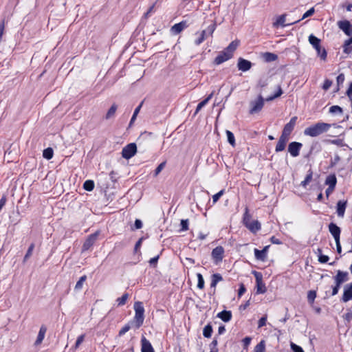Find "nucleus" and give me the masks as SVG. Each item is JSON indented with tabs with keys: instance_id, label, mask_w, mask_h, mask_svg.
I'll return each instance as SVG.
<instances>
[{
	"instance_id": "nucleus-35",
	"label": "nucleus",
	"mask_w": 352,
	"mask_h": 352,
	"mask_svg": "<svg viewBox=\"0 0 352 352\" xmlns=\"http://www.w3.org/2000/svg\"><path fill=\"white\" fill-rule=\"evenodd\" d=\"M54 151L51 147L45 148L43 151V157L46 160H51L53 157Z\"/></svg>"
},
{
	"instance_id": "nucleus-53",
	"label": "nucleus",
	"mask_w": 352,
	"mask_h": 352,
	"mask_svg": "<svg viewBox=\"0 0 352 352\" xmlns=\"http://www.w3.org/2000/svg\"><path fill=\"white\" fill-rule=\"evenodd\" d=\"M166 162H162L160 163L155 170L154 176H157L160 174V173L163 170L165 167Z\"/></svg>"
},
{
	"instance_id": "nucleus-9",
	"label": "nucleus",
	"mask_w": 352,
	"mask_h": 352,
	"mask_svg": "<svg viewBox=\"0 0 352 352\" xmlns=\"http://www.w3.org/2000/svg\"><path fill=\"white\" fill-rule=\"evenodd\" d=\"M337 25L346 36L352 34V23L346 19L338 21Z\"/></svg>"
},
{
	"instance_id": "nucleus-54",
	"label": "nucleus",
	"mask_w": 352,
	"mask_h": 352,
	"mask_svg": "<svg viewBox=\"0 0 352 352\" xmlns=\"http://www.w3.org/2000/svg\"><path fill=\"white\" fill-rule=\"evenodd\" d=\"M246 292V287L245 285L241 283L239 284V288L238 289V297L241 298Z\"/></svg>"
},
{
	"instance_id": "nucleus-38",
	"label": "nucleus",
	"mask_w": 352,
	"mask_h": 352,
	"mask_svg": "<svg viewBox=\"0 0 352 352\" xmlns=\"http://www.w3.org/2000/svg\"><path fill=\"white\" fill-rule=\"evenodd\" d=\"M343 52L349 54L352 52V43L346 40L342 45Z\"/></svg>"
},
{
	"instance_id": "nucleus-10",
	"label": "nucleus",
	"mask_w": 352,
	"mask_h": 352,
	"mask_svg": "<svg viewBox=\"0 0 352 352\" xmlns=\"http://www.w3.org/2000/svg\"><path fill=\"white\" fill-rule=\"evenodd\" d=\"M224 248L219 245L212 250L211 256L216 264L221 262L223 258Z\"/></svg>"
},
{
	"instance_id": "nucleus-34",
	"label": "nucleus",
	"mask_w": 352,
	"mask_h": 352,
	"mask_svg": "<svg viewBox=\"0 0 352 352\" xmlns=\"http://www.w3.org/2000/svg\"><path fill=\"white\" fill-rule=\"evenodd\" d=\"M254 352H265V341L261 340L254 348Z\"/></svg>"
},
{
	"instance_id": "nucleus-1",
	"label": "nucleus",
	"mask_w": 352,
	"mask_h": 352,
	"mask_svg": "<svg viewBox=\"0 0 352 352\" xmlns=\"http://www.w3.org/2000/svg\"><path fill=\"white\" fill-rule=\"evenodd\" d=\"M239 41L237 40L232 41L224 50L219 52L217 56L214 58L213 64L219 65L223 63L230 60L233 57L234 52L236 50Z\"/></svg>"
},
{
	"instance_id": "nucleus-5",
	"label": "nucleus",
	"mask_w": 352,
	"mask_h": 352,
	"mask_svg": "<svg viewBox=\"0 0 352 352\" xmlns=\"http://www.w3.org/2000/svg\"><path fill=\"white\" fill-rule=\"evenodd\" d=\"M133 308L135 310L133 322L135 327L139 329L142 325L144 320V308L143 303L140 301H137L134 303Z\"/></svg>"
},
{
	"instance_id": "nucleus-11",
	"label": "nucleus",
	"mask_w": 352,
	"mask_h": 352,
	"mask_svg": "<svg viewBox=\"0 0 352 352\" xmlns=\"http://www.w3.org/2000/svg\"><path fill=\"white\" fill-rule=\"evenodd\" d=\"M100 234L99 231H96V232L89 235L87 239L85 240L82 245V250L87 251L88 250L96 241L98 236Z\"/></svg>"
},
{
	"instance_id": "nucleus-25",
	"label": "nucleus",
	"mask_w": 352,
	"mask_h": 352,
	"mask_svg": "<svg viewBox=\"0 0 352 352\" xmlns=\"http://www.w3.org/2000/svg\"><path fill=\"white\" fill-rule=\"evenodd\" d=\"M261 57L266 63L275 61L278 59V56L272 52H264L261 54Z\"/></svg>"
},
{
	"instance_id": "nucleus-45",
	"label": "nucleus",
	"mask_w": 352,
	"mask_h": 352,
	"mask_svg": "<svg viewBox=\"0 0 352 352\" xmlns=\"http://www.w3.org/2000/svg\"><path fill=\"white\" fill-rule=\"evenodd\" d=\"M129 298V294L124 293L120 298H118L116 301L118 302V306H122L126 304V300Z\"/></svg>"
},
{
	"instance_id": "nucleus-46",
	"label": "nucleus",
	"mask_w": 352,
	"mask_h": 352,
	"mask_svg": "<svg viewBox=\"0 0 352 352\" xmlns=\"http://www.w3.org/2000/svg\"><path fill=\"white\" fill-rule=\"evenodd\" d=\"M216 29V23H212L210 24L207 30H206V38L208 36H212L214 31Z\"/></svg>"
},
{
	"instance_id": "nucleus-41",
	"label": "nucleus",
	"mask_w": 352,
	"mask_h": 352,
	"mask_svg": "<svg viewBox=\"0 0 352 352\" xmlns=\"http://www.w3.org/2000/svg\"><path fill=\"white\" fill-rule=\"evenodd\" d=\"M251 215L249 214L248 208L246 207L243 217V224L246 226V224H249L251 221Z\"/></svg>"
},
{
	"instance_id": "nucleus-31",
	"label": "nucleus",
	"mask_w": 352,
	"mask_h": 352,
	"mask_svg": "<svg viewBox=\"0 0 352 352\" xmlns=\"http://www.w3.org/2000/svg\"><path fill=\"white\" fill-rule=\"evenodd\" d=\"M314 12H315V9H314V7H312V8H311L309 10H308L307 12H305L303 14V15H302L301 19H298L297 21H294L290 22L289 25L295 24V23L299 22V21H300L302 19H306L307 17H309V16H312L314 14Z\"/></svg>"
},
{
	"instance_id": "nucleus-13",
	"label": "nucleus",
	"mask_w": 352,
	"mask_h": 352,
	"mask_svg": "<svg viewBox=\"0 0 352 352\" xmlns=\"http://www.w3.org/2000/svg\"><path fill=\"white\" fill-rule=\"evenodd\" d=\"M251 61L246 60L242 57H239L237 61V68L239 71L247 72L250 70L252 67Z\"/></svg>"
},
{
	"instance_id": "nucleus-60",
	"label": "nucleus",
	"mask_w": 352,
	"mask_h": 352,
	"mask_svg": "<svg viewBox=\"0 0 352 352\" xmlns=\"http://www.w3.org/2000/svg\"><path fill=\"white\" fill-rule=\"evenodd\" d=\"M329 260V257L327 255L320 254L318 255V261L320 263H327Z\"/></svg>"
},
{
	"instance_id": "nucleus-28",
	"label": "nucleus",
	"mask_w": 352,
	"mask_h": 352,
	"mask_svg": "<svg viewBox=\"0 0 352 352\" xmlns=\"http://www.w3.org/2000/svg\"><path fill=\"white\" fill-rule=\"evenodd\" d=\"M285 18H286V14H283L280 15L277 18L276 21L273 23V26L278 27V26L280 25L282 27H285L287 25H289V23L288 24H285Z\"/></svg>"
},
{
	"instance_id": "nucleus-57",
	"label": "nucleus",
	"mask_w": 352,
	"mask_h": 352,
	"mask_svg": "<svg viewBox=\"0 0 352 352\" xmlns=\"http://www.w3.org/2000/svg\"><path fill=\"white\" fill-rule=\"evenodd\" d=\"M159 258H160V255H157L156 256H154L153 258H151L148 261L150 265L153 267H155L157 266Z\"/></svg>"
},
{
	"instance_id": "nucleus-56",
	"label": "nucleus",
	"mask_w": 352,
	"mask_h": 352,
	"mask_svg": "<svg viewBox=\"0 0 352 352\" xmlns=\"http://www.w3.org/2000/svg\"><path fill=\"white\" fill-rule=\"evenodd\" d=\"M131 329L129 324L124 325L120 331L118 335L120 336H124Z\"/></svg>"
},
{
	"instance_id": "nucleus-32",
	"label": "nucleus",
	"mask_w": 352,
	"mask_h": 352,
	"mask_svg": "<svg viewBox=\"0 0 352 352\" xmlns=\"http://www.w3.org/2000/svg\"><path fill=\"white\" fill-rule=\"evenodd\" d=\"M294 127L291 126L290 124H288L287 123L284 126V128L283 129L281 136H283L285 138H287L289 139V136L292 133V131L294 130Z\"/></svg>"
},
{
	"instance_id": "nucleus-3",
	"label": "nucleus",
	"mask_w": 352,
	"mask_h": 352,
	"mask_svg": "<svg viewBox=\"0 0 352 352\" xmlns=\"http://www.w3.org/2000/svg\"><path fill=\"white\" fill-rule=\"evenodd\" d=\"M333 278L334 280L335 285L332 286L331 295L335 296L338 293L342 285L349 280V273L348 272L339 270L337 271L336 276H334Z\"/></svg>"
},
{
	"instance_id": "nucleus-17",
	"label": "nucleus",
	"mask_w": 352,
	"mask_h": 352,
	"mask_svg": "<svg viewBox=\"0 0 352 352\" xmlns=\"http://www.w3.org/2000/svg\"><path fill=\"white\" fill-rule=\"evenodd\" d=\"M347 206V200H339L336 204V212L338 217H343Z\"/></svg>"
},
{
	"instance_id": "nucleus-62",
	"label": "nucleus",
	"mask_w": 352,
	"mask_h": 352,
	"mask_svg": "<svg viewBox=\"0 0 352 352\" xmlns=\"http://www.w3.org/2000/svg\"><path fill=\"white\" fill-rule=\"evenodd\" d=\"M344 74L341 73L338 76H337V78H336V81H337V85L338 86H340V85H342L344 81Z\"/></svg>"
},
{
	"instance_id": "nucleus-44",
	"label": "nucleus",
	"mask_w": 352,
	"mask_h": 352,
	"mask_svg": "<svg viewBox=\"0 0 352 352\" xmlns=\"http://www.w3.org/2000/svg\"><path fill=\"white\" fill-rule=\"evenodd\" d=\"M87 280V276L86 275H83L82 276L79 280H78V282L76 283V285H75V289L76 290H80L82 288V285L84 283V282Z\"/></svg>"
},
{
	"instance_id": "nucleus-61",
	"label": "nucleus",
	"mask_w": 352,
	"mask_h": 352,
	"mask_svg": "<svg viewBox=\"0 0 352 352\" xmlns=\"http://www.w3.org/2000/svg\"><path fill=\"white\" fill-rule=\"evenodd\" d=\"M223 193H224V190H221L219 192L214 194L212 196L213 202L216 203L220 199V197L223 195Z\"/></svg>"
},
{
	"instance_id": "nucleus-16",
	"label": "nucleus",
	"mask_w": 352,
	"mask_h": 352,
	"mask_svg": "<svg viewBox=\"0 0 352 352\" xmlns=\"http://www.w3.org/2000/svg\"><path fill=\"white\" fill-rule=\"evenodd\" d=\"M270 245L265 246L262 250L254 249V256L256 260L265 261L267 258V252Z\"/></svg>"
},
{
	"instance_id": "nucleus-36",
	"label": "nucleus",
	"mask_w": 352,
	"mask_h": 352,
	"mask_svg": "<svg viewBox=\"0 0 352 352\" xmlns=\"http://www.w3.org/2000/svg\"><path fill=\"white\" fill-rule=\"evenodd\" d=\"M226 133L227 140H228V143L231 146H235L236 143H235V138H234V133L229 130H226Z\"/></svg>"
},
{
	"instance_id": "nucleus-64",
	"label": "nucleus",
	"mask_w": 352,
	"mask_h": 352,
	"mask_svg": "<svg viewBox=\"0 0 352 352\" xmlns=\"http://www.w3.org/2000/svg\"><path fill=\"white\" fill-rule=\"evenodd\" d=\"M144 240V238L143 237H141L140 239H139V240L135 243V247H134V252L135 253H137L138 251L139 250V249L140 248L141 245H142V243Z\"/></svg>"
},
{
	"instance_id": "nucleus-48",
	"label": "nucleus",
	"mask_w": 352,
	"mask_h": 352,
	"mask_svg": "<svg viewBox=\"0 0 352 352\" xmlns=\"http://www.w3.org/2000/svg\"><path fill=\"white\" fill-rule=\"evenodd\" d=\"M142 221L139 219H136L135 220L134 224L131 226V230H139L142 228Z\"/></svg>"
},
{
	"instance_id": "nucleus-55",
	"label": "nucleus",
	"mask_w": 352,
	"mask_h": 352,
	"mask_svg": "<svg viewBox=\"0 0 352 352\" xmlns=\"http://www.w3.org/2000/svg\"><path fill=\"white\" fill-rule=\"evenodd\" d=\"M85 336V334H82L77 338V340H76L75 345H74V348L76 349H78L79 347V346L82 344V342L84 341Z\"/></svg>"
},
{
	"instance_id": "nucleus-43",
	"label": "nucleus",
	"mask_w": 352,
	"mask_h": 352,
	"mask_svg": "<svg viewBox=\"0 0 352 352\" xmlns=\"http://www.w3.org/2000/svg\"><path fill=\"white\" fill-rule=\"evenodd\" d=\"M197 287L199 289H204V285H205V282H204V279L202 274L200 273H197Z\"/></svg>"
},
{
	"instance_id": "nucleus-37",
	"label": "nucleus",
	"mask_w": 352,
	"mask_h": 352,
	"mask_svg": "<svg viewBox=\"0 0 352 352\" xmlns=\"http://www.w3.org/2000/svg\"><path fill=\"white\" fill-rule=\"evenodd\" d=\"M94 182L91 179L86 180L83 184V188L87 191H92L94 188Z\"/></svg>"
},
{
	"instance_id": "nucleus-40",
	"label": "nucleus",
	"mask_w": 352,
	"mask_h": 352,
	"mask_svg": "<svg viewBox=\"0 0 352 352\" xmlns=\"http://www.w3.org/2000/svg\"><path fill=\"white\" fill-rule=\"evenodd\" d=\"M329 112L331 114H335V113L342 114L343 109L338 105H333L329 108Z\"/></svg>"
},
{
	"instance_id": "nucleus-6",
	"label": "nucleus",
	"mask_w": 352,
	"mask_h": 352,
	"mask_svg": "<svg viewBox=\"0 0 352 352\" xmlns=\"http://www.w3.org/2000/svg\"><path fill=\"white\" fill-rule=\"evenodd\" d=\"M252 274L256 279V294H264L267 291L265 283L263 281V274L257 271H252Z\"/></svg>"
},
{
	"instance_id": "nucleus-50",
	"label": "nucleus",
	"mask_w": 352,
	"mask_h": 352,
	"mask_svg": "<svg viewBox=\"0 0 352 352\" xmlns=\"http://www.w3.org/2000/svg\"><path fill=\"white\" fill-rule=\"evenodd\" d=\"M206 39V30L201 31L199 37L195 41L196 45H199Z\"/></svg>"
},
{
	"instance_id": "nucleus-30",
	"label": "nucleus",
	"mask_w": 352,
	"mask_h": 352,
	"mask_svg": "<svg viewBox=\"0 0 352 352\" xmlns=\"http://www.w3.org/2000/svg\"><path fill=\"white\" fill-rule=\"evenodd\" d=\"M313 177V170L311 168H310L307 173V175L305 178V179L301 182L300 186L305 188L307 184L312 180Z\"/></svg>"
},
{
	"instance_id": "nucleus-47",
	"label": "nucleus",
	"mask_w": 352,
	"mask_h": 352,
	"mask_svg": "<svg viewBox=\"0 0 352 352\" xmlns=\"http://www.w3.org/2000/svg\"><path fill=\"white\" fill-rule=\"evenodd\" d=\"M340 161V157L338 154H336L334 158L331 160L328 168H333Z\"/></svg>"
},
{
	"instance_id": "nucleus-39",
	"label": "nucleus",
	"mask_w": 352,
	"mask_h": 352,
	"mask_svg": "<svg viewBox=\"0 0 352 352\" xmlns=\"http://www.w3.org/2000/svg\"><path fill=\"white\" fill-rule=\"evenodd\" d=\"M117 109H118V106L116 104H113L111 105V107L109 108V109L108 110V111L105 116V118L107 120H108V119L111 118L112 116H113Z\"/></svg>"
},
{
	"instance_id": "nucleus-27",
	"label": "nucleus",
	"mask_w": 352,
	"mask_h": 352,
	"mask_svg": "<svg viewBox=\"0 0 352 352\" xmlns=\"http://www.w3.org/2000/svg\"><path fill=\"white\" fill-rule=\"evenodd\" d=\"M324 184L328 186H332V187L336 188L337 184V178L335 173L330 174L326 177Z\"/></svg>"
},
{
	"instance_id": "nucleus-14",
	"label": "nucleus",
	"mask_w": 352,
	"mask_h": 352,
	"mask_svg": "<svg viewBox=\"0 0 352 352\" xmlns=\"http://www.w3.org/2000/svg\"><path fill=\"white\" fill-rule=\"evenodd\" d=\"M328 228L335 241L340 240L341 228L336 223L331 222Z\"/></svg>"
},
{
	"instance_id": "nucleus-2",
	"label": "nucleus",
	"mask_w": 352,
	"mask_h": 352,
	"mask_svg": "<svg viewBox=\"0 0 352 352\" xmlns=\"http://www.w3.org/2000/svg\"><path fill=\"white\" fill-rule=\"evenodd\" d=\"M331 127V124L319 122L306 128L304 134L310 137H317L328 131Z\"/></svg>"
},
{
	"instance_id": "nucleus-51",
	"label": "nucleus",
	"mask_w": 352,
	"mask_h": 352,
	"mask_svg": "<svg viewBox=\"0 0 352 352\" xmlns=\"http://www.w3.org/2000/svg\"><path fill=\"white\" fill-rule=\"evenodd\" d=\"M188 219H182L180 222V230L181 231H186L188 230Z\"/></svg>"
},
{
	"instance_id": "nucleus-59",
	"label": "nucleus",
	"mask_w": 352,
	"mask_h": 352,
	"mask_svg": "<svg viewBox=\"0 0 352 352\" xmlns=\"http://www.w3.org/2000/svg\"><path fill=\"white\" fill-rule=\"evenodd\" d=\"M331 85H332V80H331L329 79H326L324 81V83H323V85L322 87L324 91H327L331 87Z\"/></svg>"
},
{
	"instance_id": "nucleus-58",
	"label": "nucleus",
	"mask_w": 352,
	"mask_h": 352,
	"mask_svg": "<svg viewBox=\"0 0 352 352\" xmlns=\"http://www.w3.org/2000/svg\"><path fill=\"white\" fill-rule=\"evenodd\" d=\"M267 322V316H262L258 322V328H261L265 326Z\"/></svg>"
},
{
	"instance_id": "nucleus-12",
	"label": "nucleus",
	"mask_w": 352,
	"mask_h": 352,
	"mask_svg": "<svg viewBox=\"0 0 352 352\" xmlns=\"http://www.w3.org/2000/svg\"><path fill=\"white\" fill-rule=\"evenodd\" d=\"M302 146V143L298 142H292L288 145V152L292 157H297L300 154V151Z\"/></svg>"
},
{
	"instance_id": "nucleus-7",
	"label": "nucleus",
	"mask_w": 352,
	"mask_h": 352,
	"mask_svg": "<svg viewBox=\"0 0 352 352\" xmlns=\"http://www.w3.org/2000/svg\"><path fill=\"white\" fill-rule=\"evenodd\" d=\"M137 153V145L132 142L128 144L122 150V157L126 160L133 157Z\"/></svg>"
},
{
	"instance_id": "nucleus-49",
	"label": "nucleus",
	"mask_w": 352,
	"mask_h": 352,
	"mask_svg": "<svg viewBox=\"0 0 352 352\" xmlns=\"http://www.w3.org/2000/svg\"><path fill=\"white\" fill-rule=\"evenodd\" d=\"M290 348L293 352H305L300 346L292 342H290Z\"/></svg>"
},
{
	"instance_id": "nucleus-15",
	"label": "nucleus",
	"mask_w": 352,
	"mask_h": 352,
	"mask_svg": "<svg viewBox=\"0 0 352 352\" xmlns=\"http://www.w3.org/2000/svg\"><path fill=\"white\" fill-rule=\"evenodd\" d=\"M352 299V282L344 286L343 295L341 300L347 302Z\"/></svg>"
},
{
	"instance_id": "nucleus-20",
	"label": "nucleus",
	"mask_w": 352,
	"mask_h": 352,
	"mask_svg": "<svg viewBox=\"0 0 352 352\" xmlns=\"http://www.w3.org/2000/svg\"><path fill=\"white\" fill-rule=\"evenodd\" d=\"M251 232L256 234L261 229V224L258 220H253L245 226Z\"/></svg>"
},
{
	"instance_id": "nucleus-42",
	"label": "nucleus",
	"mask_w": 352,
	"mask_h": 352,
	"mask_svg": "<svg viewBox=\"0 0 352 352\" xmlns=\"http://www.w3.org/2000/svg\"><path fill=\"white\" fill-rule=\"evenodd\" d=\"M316 291L309 290L307 293V301L309 304H313L316 298Z\"/></svg>"
},
{
	"instance_id": "nucleus-22",
	"label": "nucleus",
	"mask_w": 352,
	"mask_h": 352,
	"mask_svg": "<svg viewBox=\"0 0 352 352\" xmlns=\"http://www.w3.org/2000/svg\"><path fill=\"white\" fill-rule=\"evenodd\" d=\"M288 141V138L281 136L279 138L278 143L275 148V151L276 153L283 151L285 150L287 142Z\"/></svg>"
},
{
	"instance_id": "nucleus-19",
	"label": "nucleus",
	"mask_w": 352,
	"mask_h": 352,
	"mask_svg": "<svg viewBox=\"0 0 352 352\" xmlns=\"http://www.w3.org/2000/svg\"><path fill=\"white\" fill-rule=\"evenodd\" d=\"M187 28L186 21H182L179 23H175L172 26L170 30L173 34H178Z\"/></svg>"
},
{
	"instance_id": "nucleus-21",
	"label": "nucleus",
	"mask_w": 352,
	"mask_h": 352,
	"mask_svg": "<svg viewBox=\"0 0 352 352\" xmlns=\"http://www.w3.org/2000/svg\"><path fill=\"white\" fill-rule=\"evenodd\" d=\"M231 311L223 310L217 314V317L220 318L224 322H228L232 319Z\"/></svg>"
},
{
	"instance_id": "nucleus-52",
	"label": "nucleus",
	"mask_w": 352,
	"mask_h": 352,
	"mask_svg": "<svg viewBox=\"0 0 352 352\" xmlns=\"http://www.w3.org/2000/svg\"><path fill=\"white\" fill-rule=\"evenodd\" d=\"M251 341L252 338L250 336H246L242 340L243 349H248Z\"/></svg>"
},
{
	"instance_id": "nucleus-33",
	"label": "nucleus",
	"mask_w": 352,
	"mask_h": 352,
	"mask_svg": "<svg viewBox=\"0 0 352 352\" xmlns=\"http://www.w3.org/2000/svg\"><path fill=\"white\" fill-rule=\"evenodd\" d=\"M35 245L34 243H31L26 252V254H25L23 263H25L32 255L33 250L34 249Z\"/></svg>"
},
{
	"instance_id": "nucleus-24",
	"label": "nucleus",
	"mask_w": 352,
	"mask_h": 352,
	"mask_svg": "<svg viewBox=\"0 0 352 352\" xmlns=\"http://www.w3.org/2000/svg\"><path fill=\"white\" fill-rule=\"evenodd\" d=\"M46 331H47V327L45 326V325H42L41 327H40V329H39V331H38V336H37V338H36V340L34 342V345L37 346V345H39L42 343L44 338H45V335L46 333Z\"/></svg>"
},
{
	"instance_id": "nucleus-4",
	"label": "nucleus",
	"mask_w": 352,
	"mask_h": 352,
	"mask_svg": "<svg viewBox=\"0 0 352 352\" xmlns=\"http://www.w3.org/2000/svg\"><path fill=\"white\" fill-rule=\"evenodd\" d=\"M308 41L316 50L318 56H319L321 60H326L327 52L325 48L321 46V40L311 34L309 36Z\"/></svg>"
},
{
	"instance_id": "nucleus-29",
	"label": "nucleus",
	"mask_w": 352,
	"mask_h": 352,
	"mask_svg": "<svg viewBox=\"0 0 352 352\" xmlns=\"http://www.w3.org/2000/svg\"><path fill=\"white\" fill-rule=\"evenodd\" d=\"M213 333V328L210 322L207 324L203 329V336L206 338H210Z\"/></svg>"
},
{
	"instance_id": "nucleus-63",
	"label": "nucleus",
	"mask_w": 352,
	"mask_h": 352,
	"mask_svg": "<svg viewBox=\"0 0 352 352\" xmlns=\"http://www.w3.org/2000/svg\"><path fill=\"white\" fill-rule=\"evenodd\" d=\"M346 95L348 96V98L351 101V105H352V82L349 83V87L346 91Z\"/></svg>"
},
{
	"instance_id": "nucleus-8",
	"label": "nucleus",
	"mask_w": 352,
	"mask_h": 352,
	"mask_svg": "<svg viewBox=\"0 0 352 352\" xmlns=\"http://www.w3.org/2000/svg\"><path fill=\"white\" fill-rule=\"evenodd\" d=\"M264 98L261 95H259L256 101H252L250 102L251 109L250 110V114H254L259 112L264 106Z\"/></svg>"
},
{
	"instance_id": "nucleus-23",
	"label": "nucleus",
	"mask_w": 352,
	"mask_h": 352,
	"mask_svg": "<svg viewBox=\"0 0 352 352\" xmlns=\"http://www.w3.org/2000/svg\"><path fill=\"white\" fill-rule=\"evenodd\" d=\"M223 280L222 276L219 273L213 274L211 276V283H210V287L214 288L213 292L212 294H215V287L217 285V283Z\"/></svg>"
},
{
	"instance_id": "nucleus-26",
	"label": "nucleus",
	"mask_w": 352,
	"mask_h": 352,
	"mask_svg": "<svg viewBox=\"0 0 352 352\" xmlns=\"http://www.w3.org/2000/svg\"><path fill=\"white\" fill-rule=\"evenodd\" d=\"M213 96V92H212L210 94H209L205 99H204L202 101H201L197 106V108L195 109V111L194 113V116L197 114L199 111L205 106L206 104L210 101V100Z\"/></svg>"
},
{
	"instance_id": "nucleus-18",
	"label": "nucleus",
	"mask_w": 352,
	"mask_h": 352,
	"mask_svg": "<svg viewBox=\"0 0 352 352\" xmlns=\"http://www.w3.org/2000/svg\"><path fill=\"white\" fill-rule=\"evenodd\" d=\"M141 352H155L151 342L144 336L141 339Z\"/></svg>"
}]
</instances>
